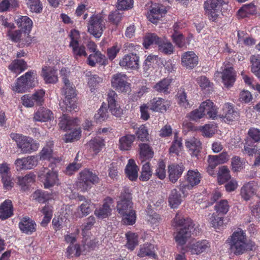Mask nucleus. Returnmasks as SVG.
<instances>
[{"mask_svg": "<svg viewBox=\"0 0 260 260\" xmlns=\"http://www.w3.org/2000/svg\"><path fill=\"white\" fill-rule=\"evenodd\" d=\"M174 226H182L175 237V241L178 245H184L191 235H197L199 232L196 228H194L192 220L190 218L185 219L181 214H176L174 218Z\"/></svg>", "mask_w": 260, "mask_h": 260, "instance_id": "nucleus-1", "label": "nucleus"}, {"mask_svg": "<svg viewBox=\"0 0 260 260\" xmlns=\"http://www.w3.org/2000/svg\"><path fill=\"white\" fill-rule=\"evenodd\" d=\"M63 82L64 85L62 89V93L65 98L63 101L59 103V106L63 112L66 111L71 112L77 108L75 104L76 94L75 88L68 78L64 77Z\"/></svg>", "mask_w": 260, "mask_h": 260, "instance_id": "nucleus-2", "label": "nucleus"}, {"mask_svg": "<svg viewBox=\"0 0 260 260\" xmlns=\"http://www.w3.org/2000/svg\"><path fill=\"white\" fill-rule=\"evenodd\" d=\"M230 249L236 255H240L247 249L248 244L245 233L241 229H238L231 236Z\"/></svg>", "mask_w": 260, "mask_h": 260, "instance_id": "nucleus-3", "label": "nucleus"}, {"mask_svg": "<svg viewBox=\"0 0 260 260\" xmlns=\"http://www.w3.org/2000/svg\"><path fill=\"white\" fill-rule=\"evenodd\" d=\"M10 137L16 142L17 147L23 153H31L39 148V144L31 138L16 133L11 134Z\"/></svg>", "mask_w": 260, "mask_h": 260, "instance_id": "nucleus-4", "label": "nucleus"}, {"mask_svg": "<svg viewBox=\"0 0 260 260\" xmlns=\"http://www.w3.org/2000/svg\"><path fill=\"white\" fill-rule=\"evenodd\" d=\"M35 73L34 71L26 72L24 75L18 78L12 89L18 93L27 91L35 86Z\"/></svg>", "mask_w": 260, "mask_h": 260, "instance_id": "nucleus-5", "label": "nucleus"}, {"mask_svg": "<svg viewBox=\"0 0 260 260\" xmlns=\"http://www.w3.org/2000/svg\"><path fill=\"white\" fill-rule=\"evenodd\" d=\"M99 181V178L95 173L88 169H84L79 173L77 186L81 191H85Z\"/></svg>", "mask_w": 260, "mask_h": 260, "instance_id": "nucleus-6", "label": "nucleus"}, {"mask_svg": "<svg viewBox=\"0 0 260 260\" xmlns=\"http://www.w3.org/2000/svg\"><path fill=\"white\" fill-rule=\"evenodd\" d=\"M88 31L95 38H100L105 29V23L99 15H93L90 17L87 25Z\"/></svg>", "mask_w": 260, "mask_h": 260, "instance_id": "nucleus-7", "label": "nucleus"}, {"mask_svg": "<svg viewBox=\"0 0 260 260\" xmlns=\"http://www.w3.org/2000/svg\"><path fill=\"white\" fill-rule=\"evenodd\" d=\"M38 176L43 182L45 188H49L59 184L58 174L53 170L43 168L39 171Z\"/></svg>", "mask_w": 260, "mask_h": 260, "instance_id": "nucleus-8", "label": "nucleus"}, {"mask_svg": "<svg viewBox=\"0 0 260 260\" xmlns=\"http://www.w3.org/2000/svg\"><path fill=\"white\" fill-rule=\"evenodd\" d=\"M112 87L120 92H127L130 90V84L127 81L126 75L118 73L112 75L111 79Z\"/></svg>", "mask_w": 260, "mask_h": 260, "instance_id": "nucleus-9", "label": "nucleus"}, {"mask_svg": "<svg viewBox=\"0 0 260 260\" xmlns=\"http://www.w3.org/2000/svg\"><path fill=\"white\" fill-rule=\"evenodd\" d=\"M215 80L221 78L224 86L228 88L232 86L236 80V73L233 67H225L222 72H216L214 74Z\"/></svg>", "mask_w": 260, "mask_h": 260, "instance_id": "nucleus-10", "label": "nucleus"}, {"mask_svg": "<svg viewBox=\"0 0 260 260\" xmlns=\"http://www.w3.org/2000/svg\"><path fill=\"white\" fill-rule=\"evenodd\" d=\"M7 36L9 40L15 43H19L24 46H29L31 43L30 36L27 32L20 30H8Z\"/></svg>", "mask_w": 260, "mask_h": 260, "instance_id": "nucleus-11", "label": "nucleus"}, {"mask_svg": "<svg viewBox=\"0 0 260 260\" xmlns=\"http://www.w3.org/2000/svg\"><path fill=\"white\" fill-rule=\"evenodd\" d=\"M204 8L209 20L216 21L220 14L219 1L207 0L204 3Z\"/></svg>", "mask_w": 260, "mask_h": 260, "instance_id": "nucleus-12", "label": "nucleus"}, {"mask_svg": "<svg viewBox=\"0 0 260 260\" xmlns=\"http://www.w3.org/2000/svg\"><path fill=\"white\" fill-rule=\"evenodd\" d=\"M226 123H230L239 119V113L232 105L225 104L222 107V113L218 115Z\"/></svg>", "mask_w": 260, "mask_h": 260, "instance_id": "nucleus-13", "label": "nucleus"}, {"mask_svg": "<svg viewBox=\"0 0 260 260\" xmlns=\"http://www.w3.org/2000/svg\"><path fill=\"white\" fill-rule=\"evenodd\" d=\"M201 174L198 170H189L186 178L189 184L180 185V189L182 193L186 195L187 193V190H189L191 187L198 184L201 181Z\"/></svg>", "mask_w": 260, "mask_h": 260, "instance_id": "nucleus-14", "label": "nucleus"}, {"mask_svg": "<svg viewBox=\"0 0 260 260\" xmlns=\"http://www.w3.org/2000/svg\"><path fill=\"white\" fill-rule=\"evenodd\" d=\"M38 163L37 156H29L26 157L17 158L14 162L17 171L31 169Z\"/></svg>", "mask_w": 260, "mask_h": 260, "instance_id": "nucleus-15", "label": "nucleus"}, {"mask_svg": "<svg viewBox=\"0 0 260 260\" xmlns=\"http://www.w3.org/2000/svg\"><path fill=\"white\" fill-rule=\"evenodd\" d=\"M166 12L167 10L163 6L158 4H154L151 6L147 16L150 22L156 23Z\"/></svg>", "mask_w": 260, "mask_h": 260, "instance_id": "nucleus-16", "label": "nucleus"}, {"mask_svg": "<svg viewBox=\"0 0 260 260\" xmlns=\"http://www.w3.org/2000/svg\"><path fill=\"white\" fill-rule=\"evenodd\" d=\"M121 200L118 202L117 210L121 215L134 210L133 209V203L131 200V194L129 192L121 193Z\"/></svg>", "mask_w": 260, "mask_h": 260, "instance_id": "nucleus-17", "label": "nucleus"}, {"mask_svg": "<svg viewBox=\"0 0 260 260\" xmlns=\"http://www.w3.org/2000/svg\"><path fill=\"white\" fill-rule=\"evenodd\" d=\"M139 58L136 54L130 53L124 55L119 61V65L130 69H137L139 67Z\"/></svg>", "mask_w": 260, "mask_h": 260, "instance_id": "nucleus-18", "label": "nucleus"}, {"mask_svg": "<svg viewBox=\"0 0 260 260\" xmlns=\"http://www.w3.org/2000/svg\"><path fill=\"white\" fill-rule=\"evenodd\" d=\"M113 203V199L110 197H107L104 200L103 206L94 211V214L96 217L101 219L108 217L111 214V206Z\"/></svg>", "mask_w": 260, "mask_h": 260, "instance_id": "nucleus-19", "label": "nucleus"}, {"mask_svg": "<svg viewBox=\"0 0 260 260\" xmlns=\"http://www.w3.org/2000/svg\"><path fill=\"white\" fill-rule=\"evenodd\" d=\"M198 63V57L193 51L184 52L181 57V64L187 69H191Z\"/></svg>", "mask_w": 260, "mask_h": 260, "instance_id": "nucleus-20", "label": "nucleus"}, {"mask_svg": "<svg viewBox=\"0 0 260 260\" xmlns=\"http://www.w3.org/2000/svg\"><path fill=\"white\" fill-rule=\"evenodd\" d=\"M210 247V243L205 240L192 243L187 246L188 250L192 254H200L207 251Z\"/></svg>", "mask_w": 260, "mask_h": 260, "instance_id": "nucleus-21", "label": "nucleus"}, {"mask_svg": "<svg viewBox=\"0 0 260 260\" xmlns=\"http://www.w3.org/2000/svg\"><path fill=\"white\" fill-rule=\"evenodd\" d=\"M185 146L192 156L198 157L202 149L200 141L196 138L191 137L185 140Z\"/></svg>", "mask_w": 260, "mask_h": 260, "instance_id": "nucleus-22", "label": "nucleus"}, {"mask_svg": "<svg viewBox=\"0 0 260 260\" xmlns=\"http://www.w3.org/2000/svg\"><path fill=\"white\" fill-rule=\"evenodd\" d=\"M200 108V110L204 114V116L207 115L210 118L213 119L218 117L216 107L211 100H208L202 102Z\"/></svg>", "mask_w": 260, "mask_h": 260, "instance_id": "nucleus-23", "label": "nucleus"}, {"mask_svg": "<svg viewBox=\"0 0 260 260\" xmlns=\"http://www.w3.org/2000/svg\"><path fill=\"white\" fill-rule=\"evenodd\" d=\"M170 102L160 98H155L150 102V109L154 112L166 111L170 106Z\"/></svg>", "mask_w": 260, "mask_h": 260, "instance_id": "nucleus-24", "label": "nucleus"}, {"mask_svg": "<svg viewBox=\"0 0 260 260\" xmlns=\"http://www.w3.org/2000/svg\"><path fill=\"white\" fill-rule=\"evenodd\" d=\"M42 75L47 83H54L58 81L56 71L52 67L48 66L43 67Z\"/></svg>", "mask_w": 260, "mask_h": 260, "instance_id": "nucleus-25", "label": "nucleus"}, {"mask_svg": "<svg viewBox=\"0 0 260 260\" xmlns=\"http://www.w3.org/2000/svg\"><path fill=\"white\" fill-rule=\"evenodd\" d=\"M184 171L183 165L172 164L168 166V173L170 180L176 182L182 175Z\"/></svg>", "mask_w": 260, "mask_h": 260, "instance_id": "nucleus-26", "label": "nucleus"}, {"mask_svg": "<svg viewBox=\"0 0 260 260\" xmlns=\"http://www.w3.org/2000/svg\"><path fill=\"white\" fill-rule=\"evenodd\" d=\"M53 113L48 109L41 108L34 114V119L36 121L46 122L53 118Z\"/></svg>", "mask_w": 260, "mask_h": 260, "instance_id": "nucleus-27", "label": "nucleus"}, {"mask_svg": "<svg viewBox=\"0 0 260 260\" xmlns=\"http://www.w3.org/2000/svg\"><path fill=\"white\" fill-rule=\"evenodd\" d=\"M13 213L12 201L7 200L0 206V219H6L11 217Z\"/></svg>", "mask_w": 260, "mask_h": 260, "instance_id": "nucleus-28", "label": "nucleus"}, {"mask_svg": "<svg viewBox=\"0 0 260 260\" xmlns=\"http://www.w3.org/2000/svg\"><path fill=\"white\" fill-rule=\"evenodd\" d=\"M139 168L134 159H130L125 170L127 177L132 181H134L138 178Z\"/></svg>", "mask_w": 260, "mask_h": 260, "instance_id": "nucleus-29", "label": "nucleus"}, {"mask_svg": "<svg viewBox=\"0 0 260 260\" xmlns=\"http://www.w3.org/2000/svg\"><path fill=\"white\" fill-rule=\"evenodd\" d=\"M35 223L28 217L23 218L19 222L20 230L26 234H31L35 230Z\"/></svg>", "mask_w": 260, "mask_h": 260, "instance_id": "nucleus-30", "label": "nucleus"}, {"mask_svg": "<svg viewBox=\"0 0 260 260\" xmlns=\"http://www.w3.org/2000/svg\"><path fill=\"white\" fill-rule=\"evenodd\" d=\"M135 140L134 135H126L119 140V148L121 150L127 151L131 149L132 144Z\"/></svg>", "mask_w": 260, "mask_h": 260, "instance_id": "nucleus-31", "label": "nucleus"}, {"mask_svg": "<svg viewBox=\"0 0 260 260\" xmlns=\"http://www.w3.org/2000/svg\"><path fill=\"white\" fill-rule=\"evenodd\" d=\"M60 120L59 123L60 128L63 130L70 129L72 127L78 124L79 120L77 118L71 119L66 114H63L61 117L60 118Z\"/></svg>", "mask_w": 260, "mask_h": 260, "instance_id": "nucleus-32", "label": "nucleus"}, {"mask_svg": "<svg viewBox=\"0 0 260 260\" xmlns=\"http://www.w3.org/2000/svg\"><path fill=\"white\" fill-rule=\"evenodd\" d=\"M27 68L26 63L23 59L14 60L9 66V70L15 73L20 74Z\"/></svg>", "mask_w": 260, "mask_h": 260, "instance_id": "nucleus-33", "label": "nucleus"}, {"mask_svg": "<svg viewBox=\"0 0 260 260\" xmlns=\"http://www.w3.org/2000/svg\"><path fill=\"white\" fill-rule=\"evenodd\" d=\"M140 147V158L142 162L153 157L154 152L150 146L146 144H141Z\"/></svg>", "mask_w": 260, "mask_h": 260, "instance_id": "nucleus-34", "label": "nucleus"}, {"mask_svg": "<svg viewBox=\"0 0 260 260\" xmlns=\"http://www.w3.org/2000/svg\"><path fill=\"white\" fill-rule=\"evenodd\" d=\"M16 21L18 26L29 34L32 26V20L27 16H24L18 18Z\"/></svg>", "mask_w": 260, "mask_h": 260, "instance_id": "nucleus-35", "label": "nucleus"}, {"mask_svg": "<svg viewBox=\"0 0 260 260\" xmlns=\"http://www.w3.org/2000/svg\"><path fill=\"white\" fill-rule=\"evenodd\" d=\"M161 39L162 38L158 37L155 34H148L144 38L143 44L146 49H148L151 45L156 44L158 46V44H159Z\"/></svg>", "mask_w": 260, "mask_h": 260, "instance_id": "nucleus-36", "label": "nucleus"}, {"mask_svg": "<svg viewBox=\"0 0 260 260\" xmlns=\"http://www.w3.org/2000/svg\"><path fill=\"white\" fill-rule=\"evenodd\" d=\"M53 146L52 141H49L46 144V145L43 148L40 152L39 156L41 160L50 159L52 157L53 151L52 147Z\"/></svg>", "mask_w": 260, "mask_h": 260, "instance_id": "nucleus-37", "label": "nucleus"}, {"mask_svg": "<svg viewBox=\"0 0 260 260\" xmlns=\"http://www.w3.org/2000/svg\"><path fill=\"white\" fill-rule=\"evenodd\" d=\"M172 80L169 78H164L157 82L153 87V88L159 92L169 93V89Z\"/></svg>", "mask_w": 260, "mask_h": 260, "instance_id": "nucleus-38", "label": "nucleus"}, {"mask_svg": "<svg viewBox=\"0 0 260 260\" xmlns=\"http://www.w3.org/2000/svg\"><path fill=\"white\" fill-rule=\"evenodd\" d=\"M169 202L171 208H177L181 204V195L176 189H174L171 191L169 198Z\"/></svg>", "mask_w": 260, "mask_h": 260, "instance_id": "nucleus-39", "label": "nucleus"}, {"mask_svg": "<svg viewBox=\"0 0 260 260\" xmlns=\"http://www.w3.org/2000/svg\"><path fill=\"white\" fill-rule=\"evenodd\" d=\"M158 49L165 54H171L173 52L174 47L171 43L162 38L158 44Z\"/></svg>", "mask_w": 260, "mask_h": 260, "instance_id": "nucleus-40", "label": "nucleus"}, {"mask_svg": "<svg viewBox=\"0 0 260 260\" xmlns=\"http://www.w3.org/2000/svg\"><path fill=\"white\" fill-rule=\"evenodd\" d=\"M255 192L254 188L251 183L245 184L241 188V194L245 201L249 200Z\"/></svg>", "mask_w": 260, "mask_h": 260, "instance_id": "nucleus-41", "label": "nucleus"}, {"mask_svg": "<svg viewBox=\"0 0 260 260\" xmlns=\"http://www.w3.org/2000/svg\"><path fill=\"white\" fill-rule=\"evenodd\" d=\"M93 54L89 55L88 57V63L91 67H94L98 62H103L105 59V56L101 52H94Z\"/></svg>", "mask_w": 260, "mask_h": 260, "instance_id": "nucleus-42", "label": "nucleus"}, {"mask_svg": "<svg viewBox=\"0 0 260 260\" xmlns=\"http://www.w3.org/2000/svg\"><path fill=\"white\" fill-rule=\"evenodd\" d=\"M209 220L212 226L215 229H220L225 225L223 217H219L215 213L212 214Z\"/></svg>", "mask_w": 260, "mask_h": 260, "instance_id": "nucleus-43", "label": "nucleus"}, {"mask_svg": "<svg viewBox=\"0 0 260 260\" xmlns=\"http://www.w3.org/2000/svg\"><path fill=\"white\" fill-rule=\"evenodd\" d=\"M231 178L230 171L225 166L220 168L217 176L218 183L220 184H223Z\"/></svg>", "mask_w": 260, "mask_h": 260, "instance_id": "nucleus-44", "label": "nucleus"}, {"mask_svg": "<svg viewBox=\"0 0 260 260\" xmlns=\"http://www.w3.org/2000/svg\"><path fill=\"white\" fill-rule=\"evenodd\" d=\"M36 175L33 173H29L24 177L18 176L17 177V183L18 185L24 186L35 181Z\"/></svg>", "mask_w": 260, "mask_h": 260, "instance_id": "nucleus-45", "label": "nucleus"}, {"mask_svg": "<svg viewBox=\"0 0 260 260\" xmlns=\"http://www.w3.org/2000/svg\"><path fill=\"white\" fill-rule=\"evenodd\" d=\"M103 145V140L99 138L91 140L87 144V146L95 154H97L101 150Z\"/></svg>", "mask_w": 260, "mask_h": 260, "instance_id": "nucleus-46", "label": "nucleus"}, {"mask_svg": "<svg viewBox=\"0 0 260 260\" xmlns=\"http://www.w3.org/2000/svg\"><path fill=\"white\" fill-rule=\"evenodd\" d=\"M251 71L256 76L260 73V56L252 55L250 58Z\"/></svg>", "mask_w": 260, "mask_h": 260, "instance_id": "nucleus-47", "label": "nucleus"}, {"mask_svg": "<svg viewBox=\"0 0 260 260\" xmlns=\"http://www.w3.org/2000/svg\"><path fill=\"white\" fill-rule=\"evenodd\" d=\"M121 162L120 160L113 162L109 167V176L113 179H117L118 177L119 170L120 169Z\"/></svg>", "mask_w": 260, "mask_h": 260, "instance_id": "nucleus-48", "label": "nucleus"}, {"mask_svg": "<svg viewBox=\"0 0 260 260\" xmlns=\"http://www.w3.org/2000/svg\"><path fill=\"white\" fill-rule=\"evenodd\" d=\"M230 206L226 200H223L216 203L215 206V210L218 214L224 215L229 211Z\"/></svg>", "mask_w": 260, "mask_h": 260, "instance_id": "nucleus-49", "label": "nucleus"}, {"mask_svg": "<svg viewBox=\"0 0 260 260\" xmlns=\"http://www.w3.org/2000/svg\"><path fill=\"white\" fill-rule=\"evenodd\" d=\"M255 12L253 5H248L242 7L238 11V16L241 18L247 17L248 15L253 14Z\"/></svg>", "mask_w": 260, "mask_h": 260, "instance_id": "nucleus-50", "label": "nucleus"}, {"mask_svg": "<svg viewBox=\"0 0 260 260\" xmlns=\"http://www.w3.org/2000/svg\"><path fill=\"white\" fill-rule=\"evenodd\" d=\"M26 4L32 12L40 13L42 11V5L40 0H27Z\"/></svg>", "mask_w": 260, "mask_h": 260, "instance_id": "nucleus-51", "label": "nucleus"}, {"mask_svg": "<svg viewBox=\"0 0 260 260\" xmlns=\"http://www.w3.org/2000/svg\"><path fill=\"white\" fill-rule=\"evenodd\" d=\"M152 175V171L150 168V165L149 162H147L143 165L142 168L141 175L140 176V179L142 181L148 180Z\"/></svg>", "mask_w": 260, "mask_h": 260, "instance_id": "nucleus-52", "label": "nucleus"}, {"mask_svg": "<svg viewBox=\"0 0 260 260\" xmlns=\"http://www.w3.org/2000/svg\"><path fill=\"white\" fill-rule=\"evenodd\" d=\"M70 47L72 48L73 55L76 58L87 55L84 46L78 44Z\"/></svg>", "mask_w": 260, "mask_h": 260, "instance_id": "nucleus-53", "label": "nucleus"}, {"mask_svg": "<svg viewBox=\"0 0 260 260\" xmlns=\"http://www.w3.org/2000/svg\"><path fill=\"white\" fill-rule=\"evenodd\" d=\"M122 221L126 225H133L136 220V214L135 210L129 211L123 215Z\"/></svg>", "mask_w": 260, "mask_h": 260, "instance_id": "nucleus-54", "label": "nucleus"}, {"mask_svg": "<svg viewBox=\"0 0 260 260\" xmlns=\"http://www.w3.org/2000/svg\"><path fill=\"white\" fill-rule=\"evenodd\" d=\"M126 236L127 241L126 247L131 250H133L138 244L137 235L133 233H128L126 234Z\"/></svg>", "mask_w": 260, "mask_h": 260, "instance_id": "nucleus-55", "label": "nucleus"}, {"mask_svg": "<svg viewBox=\"0 0 260 260\" xmlns=\"http://www.w3.org/2000/svg\"><path fill=\"white\" fill-rule=\"evenodd\" d=\"M44 95L45 91L42 89L36 91L31 95L35 106H42L43 104Z\"/></svg>", "mask_w": 260, "mask_h": 260, "instance_id": "nucleus-56", "label": "nucleus"}, {"mask_svg": "<svg viewBox=\"0 0 260 260\" xmlns=\"http://www.w3.org/2000/svg\"><path fill=\"white\" fill-rule=\"evenodd\" d=\"M108 117L107 110L106 106L102 105L98 113L94 115V119L96 122H102L107 119Z\"/></svg>", "mask_w": 260, "mask_h": 260, "instance_id": "nucleus-57", "label": "nucleus"}, {"mask_svg": "<svg viewBox=\"0 0 260 260\" xmlns=\"http://www.w3.org/2000/svg\"><path fill=\"white\" fill-rule=\"evenodd\" d=\"M32 197L33 199L40 203H44L50 199V197L48 193L39 190L35 191Z\"/></svg>", "mask_w": 260, "mask_h": 260, "instance_id": "nucleus-58", "label": "nucleus"}, {"mask_svg": "<svg viewBox=\"0 0 260 260\" xmlns=\"http://www.w3.org/2000/svg\"><path fill=\"white\" fill-rule=\"evenodd\" d=\"M81 249L79 245L69 246L67 249V256L68 257H73L74 255L79 256L81 253Z\"/></svg>", "mask_w": 260, "mask_h": 260, "instance_id": "nucleus-59", "label": "nucleus"}, {"mask_svg": "<svg viewBox=\"0 0 260 260\" xmlns=\"http://www.w3.org/2000/svg\"><path fill=\"white\" fill-rule=\"evenodd\" d=\"M154 247L151 245H144L143 247H141L138 255L140 257H144L145 256H149L151 257H154L155 254L154 251L152 250Z\"/></svg>", "mask_w": 260, "mask_h": 260, "instance_id": "nucleus-60", "label": "nucleus"}, {"mask_svg": "<svg viewBox=\"0 0 260 260\" xmlns=\"http://www.w3.org/2000/svg\"><path fill=\"white\" fill-rule=\"evenodd\" d=\"M81 136L80 129H76L70 134L64 135L63 140L66 143L72 142L78 140Z\"/></svg>", "mask_w": 260, "mask_h": 260, "instance_id": "nucleus-61", "label": "nucleus"}, {"mask_svg": "<svg viewBox=\"0 0 260 260\" xmlns=\"http://www.w3.org/2000/svg\"><path fill=\"white\" fill-rule=\"evenodd\" d=\"M122 17V14L119 12L118 10H115L111 12L108 16L110 22L114 24L117 25L121 21Z\"/></svg>", "mask_w": 260, "mask_h": 260, "instance_id": "nucleus-62", "label": "nucleus"}, {"mask_svg": "<svg viewBox=\"0 0 260 260\" xmlns=\"http://www.w3.org/2000/svg\"><path fill=\"white\" fill-rule=\"evenodd\" d=\"M166 165L164 161H160L155 170V175L160 179H164L166 176Z\"/></svg>", "mask_w": 260, "mask_h": 260, "instance_id": "nucleus-63", "label": "nucleus"}, {"mask_svg": "<svg viewBox=\"0 0 260 260\" xmlns=\"http://www.w3.org/2000/svg\"><path fill=\"white\" fill-rule=\"evenodd\" d=\"M120 46L118 43H115L113 46L107 49V55L109 59L113 60L114 59L117 53L120 50Z\"/></svg>", "mask_w": 260, "mask_h": 260, "instance_id": "nucleus-64", "label": "nucleus"}]
</instances>
